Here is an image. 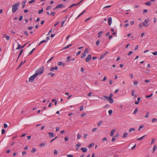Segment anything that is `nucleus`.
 <instances>
[{"label":"nucleus","mask_w":157,"mask_h":157,"mask_svg":"<svg viewBox=\"0 0 157 157\" xmlns=\"http://www.w3.org/2000/svg\"><path fill=\"white\" fill-rule=\"evenodd\" d=\"M134 93H135L134 90H132V91H131V94H132V96H134Z\"/></svg>","instance_id":"nucleus-46"},{"label":"nucleus","mask_w":157,"mask_h":157,"mask_svg":"<svg viewBox=\"0 0 157 157\" xmlns=\"http://www.w3.org/2000/svg\"><path fill=\"white\" fill-rule=\"evenodd\" d=\"M23 49H22V50H21V51L20 52V53H19V55H18V57H17V60H18V59L19 58V57H20V56H21V54H22V52H23Z\"/></svg>","instance_id":"nucleus-15"},{"label":"nucleus","mask_w":157,"mask_h":157,"mask_svg":"<svg viewBox=\"0 0 157 157\" xmlns=\"http://www.w3.org/2000/svg\"><path fill=\"white\" fill-rule=\"evenodd\" d=\"M155 141V140L154 139H152L151 140V145Z\"/></svg>","instance_id":"nucleus-53"},{"label":"nucleus","mask_w":157,"mask_h":157,"mask_svg":"<svg viewBox=\"0 0 157 157\" xmlns=\"http://www.w3.org/2000/svg\"><path fill=\"white\" fill-rule=\"evenodd\" d=\"M37 74H35L32 76H31L29 78V81L33 82L34 81L35 78L37 76Z\"/></svg>","instance_id":"nucleus-3"},{"label":"nucleus","mask_w":157,"mask_h":157,"mask_svg":"<svg viewBox=\"0 0 157 157\" xmlns=\"http://www.w3.org/2000/svg\"><path fill=\"white\" fill-rule=\"evenodd\" d=\"M33 28V26H31L30 27H29L27 28V29L29 30H30L32 29Z\"/></svg>","instance_id":"nucleus-45"},{"label":"nucleus","mask_w":157,"mask_h":157,"mask_svg":"<svg viewBox=\"0 0 157 157\" xmlns=\"http://www.w3.org/2000/svg\"><path fill=\"white\" fill-rule=\"evenodd\" d=\"M97 128H94L92 129V132H94L95 131L97 130Z\"/></svg>","instance_id":"nucleus-62"},{"label":"nucleus","mask_w":157,"mask_h":157,"mask_svg":"<svg viewBox=\"0 0 157 157\" xmlns=\"http://www.w3.org/2000/svg\"><path fill=\"white\" fill-rule=\"evenodd\" d=\"M103 32L102 31H101L99 32L98 33V37L99 38L101 36V35L102 34Z\"/></svg>","instance_id":"nucleus-16"},{"label":"nucleus","mask_w":157,"mask_h":157,"mask_svg":"<svg viewBox=\"0 0 157 157\" xmlns=\"http://www.w3.org/2000/svg\"><path fill=\"white\" fill-rule=\"evenodd\" d=\"M35 48H33L32 50L29 53V55H28V56L29 55H31L33 52V51L35 50Z\"/></svg>","instance_id":"nucleus-36"},{"label":"nucleus","mask_w":157,"mask_h":157,"mask_svg":"<svg viewBox=\"0 0 157 157\" xmlns=\"http://www.w3.org/2000/svg\"><path fill=\"white\" fill-rule=\"evenodd\" d=\"M112 21V18L111 17H109L108 19V23L109 26L110 25Z\"/></svg>","instance_id":"nucleus-9"},{"label":"nucleus","mask_w":157,"mask_h":157,"mask_svg":"<svg viewBox=\"0 0 157 157\" xmlns=\"http://www.w3.org/2000/svg\"><path fill=\"white\" fill-rule=\"evenodd\" d=\"M5 132V130L4 129H2V134H4Z\"/></svg>","instance_id":"nucleus-43"},{"label":"nucleus","mask_w":157,"mask_h":157,"mask_svg":"<svg viewBox=\"0 0 157 157\" xmlns=\"http://www.w3.org/2000/svg\"><path fill=\"white\" fill-rule=\"evenodd\" d=\"M39 145L40 146L42 147H43L45 146V144L44 143H41V144H40Z\"/></svg>","instance_id":"nucleus-44"},{"label":"nucleus","mask_w":157,"mask_h":157,"mask_svg":"<svg viewBox=\"0 0 157 157\" xmlns=\"http://www.w3.org/2000/svg\"><path fill=\"white\" fill-rule=\"evenodd\" d=\"M48 134L49 135V137L50 138H52L54 136V133L52 132H49Z\"/></svg>","instance_id":"nucleus-13"},{"label":"nucleus","mask_w":157,"mask_h":157,"mask_svg":"<svg viewBox=\"0 0 157 157\" xmlns=\"http://www.w3.org/2000/svg\"><path fill=\"white\" fill-rule=\"evenodd\" d=\"M152 54H153V55L155 56L157 55V52L156 51L154 52H152Z\"/></svg>","instance_id":"nucleus-63"},{"label":"nucleus","mask_w":157,"mask_h":157,"mask_svg":"<svg viewBox=\"0 0 157 157\" xmlns=\"http://www.w3.org/2000/svg\"><path fill=\"white\" fill-rule=\"evenodd\" d=\"M36 151V149L35 147H33L31 151V152L32 153H35Z\"/></svg>","instance_id":"nucleus-19"},{"label":"nucleus","mask_w":157,"mask_h":157,"mask_svg":"<svg viewBox=\"0 0 157 157\" xmlns=\"http://www.w3.org/2000/svg\"><path fill=\"white\" fill-rule=\"evenodd\" d=\"M146 135H144V136H142L141 137L138 139H137V140H143L145 137L146 136Z\"/></svg>","instance_id":"nucleus-24"},{"label":"nucleus","mask_w":157,"mask_h":157,"mask_svg":"<svg viewBox=\"0 0 157 157\" xmlns=\"http://www.w3.org/2000/svg\"><path fill=\"white\" fill-rule=\"evenodd\" d=\"M135 130V129L134 128H131L129 129V132H131L132 131H134Z\"/></svg>","instance_id":"nucleus-27"},{"label":"nucleus","mask_w":157,"mask_h":157,"mask_svg":"<svg viewBox=\"0 0 157 157\" xmlns=\"http://www.w3.org/2000/svg\"><path fill=\"white\" fill-rule=\"evenodd\" d=\"M55 13L54 12H52L50 14V15L51 16H54L55 15Z\"/></svg>","instance_id":"nucleus-51"},{"label":"nucleus","mask_w":157,"mask_h":157,"mask_svg":"<svg viewBox=\"0 0 157 157\" xmlns=\"http://www.w3.org/2000/svg\"><path fill=\"white\" fill-rule=\"evenodd\" d=\"M132 51H129L128 53V56H130V55H131V54H132Z\"/></svg>","instance_id":"nucleus-60"},{"label":"nucleus","mask_w":157,"mask_h":157,"mask_svg":"<svg viewBox=\"0 0 157 157\" xmlns=\"http://www.w3.org/2000/svg\"><path fill=\"white\" fill-rule=\"evenodd\" d=\"M24 34L25 35H26V36H28L29 34L28 33H27V31H24Z\"/></svg>","instance_id":"nucleus-58"},{"label":"nucleus","mask_w":157,"mask_h":157,"mask_svg":"<svg viewBox=\"0 0 157 157\" xmlns=\"http://www.w3.org/2000/svg\"><path fill=\"white\" fill-rule=\"evenodd\" d=\"M86 56V54L83 52L81 55V58H84Z\"/></svg>","instance_id":"nucleus-25"},{"label":"nucleus","mask_w":157,"mask_h":157,"mask_svg":"<svg viewBox=\"0 0 157 157\" xmlns=\"http://www.w3.org/2000/svg\"><path fill=\"white\" fill-rule=\"evenodd\" d=\"M110 103H113L114 101L113 99L112 98L109 97V99L108 100Z\"/></svg>","instance_id":"nucleus-10"},{"label":"nucleus","mask_w":157,"mask_h":157,"mask_svg":"<svg viewBox=\"0 0 157 157\" xmlns=\"http://www.w3.org/2000/svg\"><path fill=\"white\" fill-rule=\"evenodd\" d=\"M100 42V40L99 39L97 41V42L96 43V45L97 46H98L99 45Z\"/></svg>","instance_id":"nucleus-35"},{"label":"nucleus","mask_w":157,"mask_h":157,"mask_svg":"<svg viewBox=\"0 0 157 157\" xmlns=\"http://www.w3.org/2000/svg\"><path fill=\"white\" fill-rule=\"evenodd\" d=\"M151 2L150 1H148L145 3V5L148 6H150L151 4Z\"/></svg>","instance_id":"nucleus-17"},{"label":"nucleus","mask_w":157,"mask_h":157,"mask_svg":"<svg viewBox=\"0 0 157 157\" xmlns=\"http://www.w3.org/2000/svg\"><path fill=\"white\" fill-rule=\"evenodd\" d=\"M116 131V130L115 129H112V131H111V134H110V136H113V135H114V132H115Z\"/></svg>","instance_id":"nucleus-14"},{"label":"nucleus","mask_w":157,"mask_h":157,"mask_svg":"<svg viewBox=\"0 0 157 157\" xmlns=\"http://www.w3.org/2000/svg\"><path fill=\"white\" fill-rule=\"evenodd\" d=\"M115 140H116V137L115 136H114L112 138L111 141H112V142H114V141H115Z\"/></svg>","instance_id":"nucleus-48"},{"label":"nucleus","mask_w":157,"mask_h":157,"mask_svg":"<svg viewBox=\"0 0 157 157\" xmlns=\"http://www.w3.org/2000/svg\"><path fill=\"white\" fill-rule=\"evenodd\" d=\"M81 150H82L83 152H85L87 151V149L86 147H82L81 148Z\"/></svg>","instance_id":"nucleus-12"},{"label":"nucleus","mask_w":157,"mask_h":157,"mask_svg":"<svg viewBox=\"0 0 157 157\" xmlns=\"http://www.w3.org/2000/svg\"><path fill=\"white\" fill-rule=\"evenodd\" d=\"M149 21V20L148 18H147L145 20L144 22L143 23V25L145 27H147L148 25L147 23Z\"/></svg>","instance_id":"nucleus-4"},{"label":"nucleus","mask_w":157,"mask_h":157,"mask_svg":"<svg viewBox=\"0 0 157 157\" xmlns=\"http://www.w3.org/2000/svg\"><path fill=\"white\" fill-rule=\"evenodd\" d=\"M5 37L7 40H9L10 39V37L9 35L6 36Z\"/></svg>","instance_id":"nucleus-49"},{"label":"nucleus","mask_w":157,"mask_h":157,"mask_svg":"<svg viewBox=\"0 0 157 157\" xmlns=\"http://www.w3.org/2000/svg\"><path fill=\"white\" fill-rule=\"evenodd\" d=\"M94 145V143L90 144L89 145L88 147L89 148H91Z\"/></svg>","instance_id":"nucleus-26"},{"label":"nucleus","mask_w":157,"mask_h":157,"mask_svg":"<svg viewBox=\"0 0 157 157\" xmlns=\"http://www.w3.org/2000/svg\"><path fill=\"white\" fill-rule=\"evenodd\" d=\"M108 112H109V115H110L112 114L113 113V111L112 110H110Z\"/></svg>","instance_id":"nucleus-39"},{"label":"nucleus","mask_w":157,"mask_h":157,"mask_svg":"<svg viewBox=\"0 0 157 157\" xmlns=\"http://www.w3.org/2000/svg\"><path fill=\"white\" fill-rule=\"evenodd\" d=\"M89 49L88 48H86L85 49L83 52L86 54V53H88L89 52Z\"/></svg>","instance_id":"nucleus-23"},{"label":"nucleus","mask_w":157,"mask_h":157,"mask_svg":"<svg viewBox=\"0 0 157 157\" xmlns=\"http://www.w3.org/2000/svg\"><path fill=\"white\" fill-rule=\"evenodd\" d=\"M157 147L156 145H154L153 148V153H154L155 150L157 149Z\"/></svg>","instance_id":"nucleus-22"},{"label":"nucleus","mask_w":157,"mask_h":157,"mask_svg":"<svg viewBox=\"0 0 157 157\" xmlns=\"http://www.w3.org/2000/svg\"><path fill=\"white\" fill-rule=\"evenodd\" d=\"M44 70V67L42 66L37 69L35 74H37V75L41 74L43 72Z\"/></svg>","instance_id":"nucleus-2"},{"label":"nucleus","mask_w":157,"mask_h":157,"mask_svg":"<svg viewBox=\"0 0 157 157\" xmlns=\"http://www.w3.org/2000/svg\"><path fill=\"white\" fill-rule=\"evenodd\" d=\"M137 111H138V108H136L135 109V110H134V112H133V114H135L137 112Z\"/></svg>","instance_id":"nucleus-30"},{"label":"nucleus","mask_w":157,"mask_h":157,"mask_svg":"<svg viewBox=\"0 0 157 157\" xmlns=\"http://www.w3.org/2000/svg\"><path fill=\"white\" fill-rule=\"evenodd\" d=\"M109 52L108 51V52H106L105 53H104L102 54L101 56H100V58H99V59H102Z\"/></svg>","instance_id":"nucleus-6"},{"label":"nucleus","mask_w":157,"mask_h":157,"mask_svg":"<svg viewBox=\"0 0 157 157\" xmlns=\"http://www.w3.org/2000/svg\"><path fill=\"white\" fill-rule=\"evenodd\" d=\"M23 17L22 16H20L19 17V21H21V20L22 19V18H23Z\"/></svg>","instance_id":"nucleus-56"},{"label":"nucleus","mask_w":157,"mask_h":157,"mask_svg":"<svg viewBox=\"0 0 157 157\" xmlns=\"http://www.w3.org/2000/svg\"><path fill=\"white\" fill-rule=\"evenodd\" d=\"M35 0H32L30 1H29V4H31V3H33V2H35Z\"/></svg>","instance_id":"nucleus-42"},{"label":"nucleus","mask_w":157,"mask_h":157,"mask_svg":"<svg viewBox=\"0 0 157 157\" xmlns=\"http://www.w3.org/2000/svg\"><path fill=\"white\" fill-rule=\"evenodd\" d=\"M55 69H54V67H52L50 68V71H53V70H54Z\"/></svg>","instance_id":"nucleus-50"},{"label":"nucleus","mask_w":157,"mask_h":157,"mask_svg":"<svg viewBox=\"0 0 157 157\" xmlns=\"http://www.w3.org/2000/svg\"><path fill=\"white\" fill-rule=\"evenodd\" d=\"M67 157H73V155H70V154L67 155Z\"/></svg>","instance_id":"nucleus-64"},{"label":"nucleus","mask_w":157,"mask_h":157,"mask_svg":"<svg viewBox=\"0 0 157 157\" xmlns=\"http://www.w3.org/2000/svg\"><path fill=\"white\" fill-rule=\"evenodd\" d=\"M58 65H59V66H61L62 64V62H58Z\"/></svg>","instance_id":"nucleus-54"},{"label":"nucleus","mask_w":157,"mask_h":157,"mask_svg":"<svg viewBox=\"0 0 157 157\" xmlns=\"http://www.w3.org/2000/svg\"><path fill=\"white\" fill-rule=\"evenodd\" d=\"M26 44H25L23 46H21L20 44H18V47L16 48V49L18 50L20 48H24V47H25V45Z\"/></svg>","instance_id":"nucleus-8"},{"label":"nucleus","mask_w":157,"mask_h":157,"mask_svg":"<svg viewBox=\"0 0 157 157\" xmlns=\"http://www.w3.org/2000/svg\"><path fill=\"white\" fill-rule=\"evenodd\" d=\"M70 58H71V57L70 56H68L67 57V60L66 61V62H67L68 61H70Z\"/></svg>","instance_id":"nucleus-32"},{"label":"nucleus","mask_w":157,"mask_h":157,"mask_svg":"<svg viewBox=\"0 0 157 157\" xmlns=\"http://www.w3.org/2000/svg\"><path fill=\"white\" fill-rule=\"evenodd\" d=\"M144 126V125H141L139 128L138 129V131H140L141 129V128H142Z\"/></svg>","instance_id":"nucleus-33"},{"label":"nucleus","mask_w":157,"mask_h":157,"mask_svg":"<svg viewBox=\"0 0 157 157\" xmlns=\"http://www.w3.org/2000/svg\"><path fill=\"white\" fill-rule=\"evenodd\" d=\"M147 11V10L146 9H144L143 10V13H146Z\"/></svg>","instance_id":"nucleus-61"},{"label":"nucleus","mask_w":157,"mask_h":157,"mask_svg":"<svg viewBox=\"0 0 157 157\" xmlns=\"http://www.w3.org/2000/svg\"><path fill=\"white\" fill-rule=\"evenodd\" d=\"M128 134V133H127V132H125L124 134H123V136H122V137L123 138H126V137H127Z\"/></svg>","instance_id":"nucleus-18"},{"label":"nucleus","mask_w":157,"mask_h":157,"mask_svg":"<svg viewBox=\"0 0 157 157\" xmlns=\"http://www.w3.org/2000/svg\"><path fill=\"white\" fill-rule=\"evenodd\" d=\"M81 135H80V134H77V139L78 140L80 138V137H81Z\"/></svg>","instance_id":"nucleus-40"},{"label":"nucleus","mask_w":157,"mask_h":157,"mask_svg":"<svg viewBox=\"0 0 157 157\" xmlns=\"http://www.w3.org/2000/svg\"><path fill=\"white\" fill-rule=\"evenodd\" d=\"M149 112H147L146 115L145 116V118H147L149 117Z\"/></svg>","instance_id":"nucleus-34"},{"label":"nucleus","mask_w":157,"mask_h":157,"mask_svg":"<svg viewBox=\"0 0 157 157\" xmlns=\"http://www.w3.org/2000/svg\"><path fill=\"white\" fill-rule=\"evenodd\" d=\"M107 140V138L106 137H105L102 140V141L103 142L104 140L105 141H106Z\"/></svg>","instance_id":"nucleus-57"},{"label":"nucleus","mask_w":157,"mask_h":157,"mask_svg":"<svg viewBox=\"0 0 157 157\" xmlns=\"http://www.w3.org/2000/svg\"><path fill=\"white\" fill-rule=\"evenodd\" d=\"M54 75L55 74L52 72H50L48 74V75H51L52 77H53Z\"/></svg>","instance_id":"nucleus-37"},{"label":"nucleus","mask_w":157,"mask_h":157,"mask_svg":"<svg viewBox=\"0 0 157 157\" xmlns=\"http://www.w3.org/2000/svg\"><path fill=\"white\" fill-rule=\"evenodd\" d=\"M43 9H42L41 10H39L38 11V14H40V13H42V12H43Z\"/></svg>","instance_id":"nucleus-41"},{"label":"nucleus","mask_w":157,"mask_h":157,"mask_svg":"<svg viewBox=\"0 0 157 157\" xmlns=\"http://www.w3.org/2000/svg\"><path fill=\"white\" fill-rule=\"evenodd\" d=\"M78 5V4H72L71 6H70L68 8H71L74 6H76Z\"/></svg>","instance_id":"nucleus-29"},{"label":"nucleus","mask_w":157,"mask_h":157,"mask_svg":"<svg viewBox=\"0 0 157 157\" xmlns=\"http://www.w3.org/2000/svg\"><path fill=\"white\" fill-rule=\"evenodd\" d=\"M81 51H79L78 52L76 53V55L77 56H78L81 53Z\"/></svg>","instance_id":"nucleus-59"},{"label":"nucleus","mask_w":157,"mask_h":157,"mask_svg":"<svg viewBox=\"0 0 157 157\" xmlns=\"http://www.w3.org/2000/svg\"><path fill=\"white\" fill-rule=\"evenodd\" d=\"M19 4L20 3L19 2H17L15 4L12 6V12L13 13H15L17 10Z\"/></svg>","instance_id":"nucleus-1"},{"label":"nucleus","mask_w":157,"mask_h":157,"mask_svg":"<svg viewBox=\"0 0 157 157\" xmlns=\"http://www.w3.org/2000/svg\"><path fill=\"white\" fill-rule=\"evenodd\" d=\"M91 55L90 54H89L88 55L87 57L86 58V62H89L91 59Z\"/></svg>","instance_id":"nucleus-5"},{"label":"nucleus","mask_w":157,"mask_h":157,"mask_svg":"<svg viewBox=\"0 0 157 157\" xmlns=\"http://www.w3.org/2000/svg\"><path fill=\"white\" fill-rule=\"evenodd\" d=\"M57 153H58L57 151L56 150H55L54 151V155H57Z\"/></svg>","instance_id":"nucleus-38"},{"label":"nucleus","mask_w":157,"mask_h":157,"mask_svg":"<svg viewBox=\"0 0 157 157\" xmlns=\"http://www.w3.org/2000/svg\"><path fill=\"white\" fill-rule=\"evenodd\" d=\"M102 121H100L97 124V125L98 126H100L102 124Z\"/></svg>","instance_id":"nucleus-28"},{"label":"nucleus","mask_w":157,"mask_h":157,"mask_svg":"<svg viewBox=\"0 0 157 157\" xmlns=\"http://www.w3.org/2000/svg\"><path fill=\"white\" fill-rule=\"evenodd\" d=\"M103 97L105 98H106V99L108 100V99H109V97H108V96H106V95H104V96H103Z\"/></svg>","instance_id":"nucleus-55"},{"label":"nucleus","mask_w":157,"mask_h":157,"mask_svg":"<svg viewBox=\"0 0 157 157\" xmlns=\"http://www.w3.org/2000/svg\"><path fill=\"white\" fill-rule=\"evenodd\" d=\"M26 62V60H25L24 62H22L20 65H19L18 67L17 68V69H18L23 64Z\"/></svg>","instance_id":"nucleus-21"},{"label":"nucleus","mask_w":157,"mask_h":157,"mask_svg":"<svg viewBox=\"0 0 157 157\" xmlns=\"http://www.w3.org/2000/svg\"><path fill=\"white\" fill-rule=\"evenodd\" d=\"M157 121V119L155 118H153L152 120V122H154L156 121Z\"/></svg>","instance_id":"nucleus-52"},{"label":"nucleus","mask_w":157,"mask_h":157,"mask_svg":"<svg viewBox=\"0 0 157 157\" xmlns=\"http://www.w3.org/2000/svg\"><path fill=\"white\" fill-rule=\"evenodd\" d=\"M26 2V0L23 1L22 3V8H24L25 6V4Z\"/></svg>","instance_id":"nucleus-11"},{"label":"nucleus","mask_w":157,"mask_h":157,"mask_svg":"<svg viewBox=\"0 0 157 157\" xmlns=\"http://www.w3.org/2000/svg\"><path fill=\"white\" fill-rule=\"evenodd\" d=\"M138 83V82L137 81H134L133 82V84L134 85H137Z\"/></svg>","instance_id":"nucleus-47"},{"label":"nucleus","mask_w":157,"mask_h":157,"mask_svg":"<svg viewBox=\"0 0 157 157\" xmlns=\"http://www.w3.org/2000/svg\"><path fill=\"white\" fill-rule=\"evenodd\" d=\"M153 95V94L152 93L150 95H146L145 97L147 98H149L151 97Z\"/></svg>","instance_id":"nucleus-31"},{"label":"nucleus","mask_w":157,"mask_h":157,"mask_svg":"<svg viewBox=\"0 0 157 157\" xmlns=\"http://www.w3.org/2000/svg\"><path fill=\"white\" fill-rule=\"evenodd\" d=\"M46 41L45 40H43L41 41L40 43L38 45V46H39V45H40L41 44H42L43 43H44V42H46Z\"/></svg>","instance_id":"nucleus-20"},{"label":"nucleus","mask_w":157,"mask_h":157,"mask_svg":"<svg viewBox=\"0 0 157 157\" xmlns=\"http://www.w3.org/2000/svg\"><path fill=\"white\" fill-rule=\"evenodd\" d=\"M65 7V6L64 5L62 4H58L56 6V8H57V9H58V8H63L64 7Z\"/></svg>","instance_id":"nucleus-7"}]
</instances>
